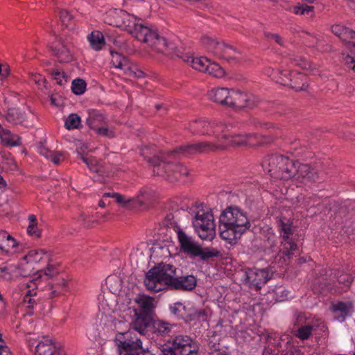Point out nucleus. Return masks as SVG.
Here are the masks:
<instances>
[{"label":"nucleus","instance_id":"obj_1","mask_svg":"<svg viewBox=\"0 0 355 355\" xmlns=\"http://www.w3.org/2000/svg\"><path fill=\"white\" fill-rule=\"evenodd\" d=\"M115 26L126 31L138 40L148 44L158 53H165L168 49L169 44L165 37L160 36L157 31L139 23V19L124 10L116 12Z\"/></svg>","mask_w":355,"mask_h":355},{"label":"nucleus","instance_id":"obj_2","mask_svg":"<svg viewBox=\"0 0 355 355\" xmlns=\"http://www.w3.org/2000/svg\"><path fill=\"white\" fill-rule=\"evenodd\" d=\"M251 224L245 212L240 208L229 207L220 214L219 233L220 238L229 243H235Z\"/></svg>","mask_w":355,"mask_h":355},{"label":"nucleus","instance_id":"obj_3","mask_svg":"<svg viewBox=\"0 0 355 355\" xmlns=\"http://www.w3.org/2000/svg\"><path fill=\"white\" fill-rule=\"evenodd\" d=\"M141 155L144 159L155 168L154 173L158 175L163 176L171 182H175L180 180L183 175H188V169L180 163L171 162V158L175 157L177 155H168V152L162 155L159 158L155 155H151L149 148H143L141 150Z\"/></svg>","mask_w":355,"mask_h":355},{"label":"nucleus","instance_id":"obj_4","mask_svg":"<svg viewBox=\"0 0 355 355\" xmlns=\"http://www.w3.org/2000/svg\"><path fill=\"white\" fill-rule=\"evenodd\" d=\"M176 277V268L169 263H160L146 273L144 280L148 290L155 293L172 286Z\"/></svg>","mask_w":355,"mask_h":355},{"label":"nucleus","instance_id":"obj_5","mask_svg":"<svg viewBox=\"0 0 355 355\" xmlns=\"http://www.w3.org/2000/svg\"><path fill=\"white\" fill-rule=\"evenodd\" d=\"M295 163L293 159L282 155L273 154L266 156L261 165L265 171L271 177L288 180L293 178L295 173Z\"/></svg>","mask_w":355,"mask_h":355},{"label":"nucleus","instance_id":"obj_6","mask_svg":"<svg viewBox=\"0 0 355 355\" xmlns=\"http://www.w3.org/2000/svg\"><path fill=\"white\" fill-rule=\"evenodd\" d=\"M200 42L214 56L231 64H239L242 60L241 52L235 47L216 37L203 35Z\"/></svg>","mask_w":355,"mask_h":355},{"label":"nucleus","instance_id":"obj_7","mask_svg":"<svg viewBox=\"0 0 355 355\" xmlns=\"http://www.w3.org/2000/svg\"><path fill=\"white\" fill-rule=\"evenodd\" d=\"M193 226L200 238L211 241L216 236V225L211 211L202 205L197 206L193 211Z\"/></svg>","mask_w":355,"mask_h":355},{"label":"nucleus","instance_id":"obj_8","mask_svg":"<svg viewBox=\"0 0 355 355\" xmlns=\"http://www.w3.org/2000/svg\"><path fill=\"white\" fill-rule=\"evenodd\" d=\"M278 227L282 241L276 259L279 263H286L292 258L293 252L297 250V244L290 238L293 234V223L290 219L280 218Z\"/></svg>","mask_w":355,"mask_h":355},{"label":"nucleus","instance_id":"obj_9","mask_svg":"<svg viewBox=\"0 0 355 355\" xmlns=\"http://www.w3.org/2000/svg\"><path fill=\"white\" fill-rule=\"evenodd\" d=\"M177 235L181 251L191 257H200L202 260H207L219 255V252L217 250H203L200 245L181 228H177Z\"/></svg>","mask_w":355,"mask_h":355},{"label":"nucleus","instance_id":"obj_10","mask_svg":"<svg viewBox=\"0 0 355 355\" xmlns=\"http://www.w3.org/2000/svg\"><path fill=\"white\" fill-rule=\"evenodd\" d=\"M170 345L162 349V355H197L198 347L187 335H178L169 341Z\"/></svg>","mask_w":355,"mask_h":355},{"label":"nucleus","instance_id":"obj_11","mask_svg":"<svg viewBox=\"0 0 355 355\" xmlns=\"http://www.w3.org/2000/svg\"><path fill=\"white\" fill-rule=\"evenodd\" d=\"M226 149V145L205 141L180 146L171 151H168V155L207 153L218 150H225Z\"/></svg>","mask_w":355,"mask_h":355},{"label":"nucleus","instance_id":"obj_12","mask_svg":"<svg viewBox=\"0 0 355 355\" xmlns=\"http://www.w3.org/2000/svg\"><path fill=\"white\" fill-rule=\"evenodd\" d=\"M221 139H231L229 146L233 147H241V146H254L258 144H262L264 143H271L273 139L271 137L259 135L257 134H238L227 135H224L221 137ZM227 148L228 145L225 144Z\"/></svg>","mask_w":355,"mask_h":355},{"label":"nucleus","instance_id":"obj_13","mask_svg":"<svg viewBox=\"0 0 355 355\" xmlns=\"http://www.w3.org/2000/svg\"><path fill=\"white\" fill-rule=\"evenodd\" d=\"M130 331H127L116 336L118 347L123 349V352H120L121 355H153L149 350L142 349L141 341L130 338Z\"/></svg>","mask_w":355,"mask_h":355},{"label":"nucleus","instance_id":"obj_14","mask_svg":"<svg viewBox=\"0 0 355 355\" xmlns=\"http://www.w3.org/2000/svg\"><path fill=\"white\" fill-rule=\"evenodd\" d=\"M270 278L266 269L250 268L245 271V284L256 291H260Z\"/></svg>","mask_w":355,"mask_h":355},{"label":"nucleus","instance_id":"obj_15","mask_svg":"<svg viewBox=\"0 0 355 355\" xmlns=\"http://www.w3.org/2000/svg\"><path fill=\"white\" fill-rule=\"evenodd\" d=\"M193 135H216V121L198 119L189 123L187 127Z\"/></svg>","mask_w":355,"mask_h":355},{"label":"nucleus","instance_id":"obj_16","mask_svg":"<svg viewBox=\"0 0 355 355\" xmlns=\"http://www.w3.org/2000/svg\"><path fill=\"white\" fill-rule=\"evenodd\" d=\"M295 171L292 178L299 182L306 184L319 179L317 171L309 164L295 162Z\"/></svg>","mask_w":355,"mask_h":355},{"label":"nucleus","instance_id":"obj_17","mask_svg":"<svg viewBox=\"0 0 355 355\" xmlns=\"http://www.w3.org/2000/svg\"><path fill=\"white\" fill-rule=\"evenodd\" d=\"M50 49L60 62H69L72 60L69 44L61 37L55 36L50 45Z\"/></svg>","mask_w":355,"mask_h":355},{"label":"nucleus","instance_id":"obj_18","mask_svg":"<svg viewBox=\"0 0 355 355\" xmlns=\"http://www.w3.org/2000/svg\"><path fill=\"white\" fill-rule=\"evenodd\" d=\"M254 97L248 93L231 89L228 107L242 109L254 105Z\"/></svg>","mask_w":355,"mask_h":355},{"label":"nucleus","instance_id":"obj_19","mask_svg":"<svg viewBox=\"0 0 355 355\" xmlns=\"http://www.w3.org/2000/svg\"><path fill=\"white\" fill-rule=\"evenodd\" d=\"M302 317L299 316L298 324L301 326L295 332V336L300 340H307L312 335V332L320 327L323 322L320 319L313 318L309 320L305 318L304 322H300Z\"/></svg>","mask_w":355,"mask_h":355},{"label":"nucleus","instance_id":"obj_20","mask_svg":"<svg viewBox=\"0 0 355 355\" xmlns=\"http://www.w3.org/2000/svg\"><path fill=\"white\" fill-rule=\"evenodd\" d=\"M155 315L153 312H135L131 325L133 329L140 334L153 327Z\"/></svg>","mask_w":355,"mask_h":355},{"label":"nucleus","instance_id":"obj_21","mask_svg":"<svg viewBox=\"0 0 355 355\" xmlns=\"http://www.w3.org/2000/svg\"><path fill=\"white\" fill-rule=\"evenodd\" d=\"M290 79L282 80V85L295 92L306 91L309 87L308 78L302 73L292 71Z\"/></svg>","mask_w":355,"mask_h":355},{"label":"nucleus","instance_id":"obj_22","mask_svg":"<svg viewBox=\"0 0 355 355\" xmlns=\"http://www.w3.org/2000/svg\"><path fill=\"white\" fill-rule=\"evenodd\" d=\"M59 349L54 339L44 336L39 341L35 349V355H53Z\"/></svg>","mask_w":355,"mask_h":355},{"label":"nucleus","instance_id":"obj_23","mask_svg":"<svg viewBox=\"0 0 355 355\" xmlns=\"http://www.w3.org/2000/svg\"><path fill=\"white\" fill-rule=\"evenodd\" d=\"M197 284L196 278L193 275H186L180 277H175L171 288L176 290L192 291Z\"/></svg>","mask_w":355,"mask_h":355},{"label":"nucleus","instance_id":"obj_24","mask_svg":"<svg viewBox=\"0 0 355 355\" xmlns=\"http://www.w3.org/2000/svg\"><path fill=\"white\" fill-rule=\"evenodd\" d=\"M28 275L29 274L24 272L21 268L17 266L10 265L0 267V278L6 281H11L18 277H27Z\"/></svg>","mask_w":355,"mask_h":355},{"label":"nucleus","instance_id":"obj_25","mask_svg":"<svg viewBox=\"0 0 355 355\" xmlns=\"http://www.w3.org/2000/svg\"><path fill=\"white\" fill-rule=\"evenodd\" d=\"M79 158L83 160L84 163L86 164L88 168L92 171L95 172L101 175H103L108 173V171L106 168V164L105 162L101 160H98L94 157H87L84 155L79 154Z\"/></svg>","mask_w":355,"mask_h":355},{"label":"nucleus","instance_id":"obj_26","mask_svg":"<svg viewBox=\"0 0 355 355\" xmlns=\"http://www.w3.org/2000/svg\"><path fill=\"white\" fill-rule=\"evenodd\" d=\"M231 89L215 88L209 93V98L215 103L228 107Z\"/></svg>","mask_w":355,"mask_h":355},{"label":"nucleus","instance_id":"obj_27","mask_svg":"<svg viewBox=\"0 0 355 355\" xmlns=\"http://www.w3.org/2000/svg\"><path fill=\"white\" fill-rule=\"evenodd\" d=\"M106 285L110 291L115 295H121L123 293V280L121 277L112 275L106 279Z\"/></svg>","mask_w":355,"mask_h":355},{"label":"nucleus","instance_id":"obj_28","mask_svg":"<svg viewBox=\"0 0 355 355\" xmlns=\"http://www.w3.org/2000/svg\"><path fill=\"white\" fill-rule=\"evenodd\" d=\"M112 60L111 62L115 68L119 69L125 72H130V60L122 54L118 52L111 51Z\"/></svg>","mask_w":355,"mask_h":355},{"label":"nucleus","instance_id":"obj_29","mask_svg":"<svg viewBox=\"0 0 355 355\" xmlns=\"http://www.w3.org/2000/svg\"><path fill=\"white\" fill-rule=\"evenodd\" d=\"M139 311H153L156 308V301L154 298L146 295H139L135 300Z\"/></svg>","mask_w":355,"mask_h":355},{"label":"nucleus","instance_id":"obj_30","mask_svg":"<svg viewBox=\"0 0 355 355\" xmlns=\"http://www.w3.org/2000/svg\"><path fill=\"white\" fill-rule=\"evenodd\" d=\"M26 118V114L19 108H9L6 115V120L13 124H21Z\"/></svg>","mask_w":355,"mask_h":355},{"label":"nucleus","instance_id":"obj_31","mask_svg":"<svg viewBox=\"0 0 355 355\" xmlns=\"http://www.w3.org/2000/svg\"><path fill=\"white\" fill-rule=\"evenodd\" d=\"M88 114L89 116L87 119V124L91 129L95 130L104 122L105 117L100 111L96 110H89Z\"/></svg>","mask_w":355,"mask_h":355},{"label":"nucleus","instance_id":"obj_32","mask_svg":"<svg viewBox=\"0 0 355 355\" xmlns=\"http://www.w3.org/2000/svg\"><path fill=\"white\" fill-rule=\"evenodd\" d=\"M17 245L16 240L6 231H0V249L9 252Z\"/></svg>","mask_w":355,"mask_h":355},{"label":"nucleus","instance_id":"obj_33","mask_svg":"<svg viewBox=\"0 0 355 355\" xmlns=\"http://www.w3.org/2000/svg\"><path fill=\"white\" fill-rule=\"evenodd\" d=\"M130 198L132 200L130 202L131 207H141L146 205L150 200V195L148 191L141 189L135 197Z\"/></svg>","mask_w":355,"mask_h":355},{"label":"nucleus","instance_id":"obj_34","mask_svg":"<svg viewBox=\"0 0 355 355\" xmlns=\"http://www.w3.org/2000/svg\"><path fill=\"white\" fill-rule=\"evenodd\" d=\"M26 286L28 288H32V290L29 289L27 291L26 295L24 297V300L21 302V309H34V304H36V302L35 300L33 297V291L34 288L37 286L36 282L35 281H31L30 283L27 284ZM35 294V293H34V295Z\"/></svg>","mask_w":355,"mask_h":355},{"label":"nucleus","instance_id":"obj_35","mask_svg":"<svg viewBox=\"0 0 355 355\" xmlns=\"http://www.w3.org/2000/svg\"><path fill=\"white\" fill-rule=\"evenodd\" d=\"M87 39L92 48L96 51L101 50L105 44L104 36L100 31H92L87 36Z\"/></svg>","mask_w":355,"mask_h":355},{"label":"nucleus","instance_id":"obj_36","mask_svg":"<svg viewBox=\"0 0 355 355\" xmlns=\"http://www.w3.org/2000/svg\"><path fill=\"white\" fill-rule=\"evenodd\" d=\"M312 289L315 293L324 294L326 292L332 291L333 286L329 283H327L324 277H320L314 281Z\"/></svg>","mask_w":355,"mask_h":355},{"label":"nucleus","instance_id":"obj_37","mask_svg":"<svg viewBox=\"0 0 355 355\" xmlns=\"http://www.w3.org/2000/svg\"><path fill=\"white\" fill-rule=\"evenodd\" d=\"M171 324L155 318L152 331L154 332H159L162 334H167L171 331Z\"/></svg>","mask_w":355,"mask_h":355},{"label":"nucleus","instance_id":"obj_38","mask_svg":"<svg viewBox=\"0 0 355 355\" xmlns=\"http://www.w3.org/2000/svg\"><path fill=\"white\" fill-rule=\"evenodd\" d=\"M209 60L204 57L191 58V66L196 70L207 72Z\"/></svg>","mask_w":355,"mask_h":355},{"label":"nucleus","instance_id":"obj_39","mask_svg":"<svg viewBox=\"0 0 355 355\" xmlns=\"http://www.w3.org/2000/svg\"><path fill=\"white\" fill-rule=\"evenodd\" d=\"M29 225L27 227V233L35 238H40L41 236L40 230L37 228V221L35 215L28 216Z\"/></svg>","mask_w":355,"mask_h":355},{"label":"nucleus","instance_id":"obj_40","mask_svg":"<svg viewBox=\"0 0 355 355\" xmlns=\"http://www.w3.org/2000/svg\"><path fill=\"white\" fill-rule=\"evenodd\" d=\"M2 141L5 145L9 146H19L21 144L20 137L17 135H11L8 131L2 137Z\"/></svg>","mask_w":355,"mask_h":355},{"label":"nucleus","instance_id":"obj_41","mask_svg":"<svg viewBox=\"0 0 355 355\" xmlns=\"http://www.w3.org/2000/svg\"><path fill=\"white\" fill-rule=\"evenodd\" d=\"M178 214V211H176L174 213H169L166 216L164 221V225L168 227L173 228L176 233L177 228H180L177 220Z\"/></svg>","mask_w":355,"mask_h":355},{"label":"nucleus","instance_id":"obj_42","mask_svg":"<svg viewBox=\"0 0 355 355\" xmlns=\"http://www.w3.org/2000/svg\"><path fill=\"white\" fill-rule=\"evenodd\" d=\"M60 19L67 28H73L74 26L73 16L67 10H60L59 12Z\"/></svg>","mask_w":355,"mask_h":355},{"label":"nucleus","instance_id":"obj_43","mask_svg":"<svg viewBox=\"0 0 355 355\" xmlns=\"http://www.w3.org/2000/svg\"><path fill=\"white\" fill-rule=\"evenodd\" d=\"M207 72L209 75L218 78H223L225 75L223 68L216 62L209 63Z\"/></svg>","mask_w":355,"mask_h":355},{"label":"nucleus","instance_id":"obj_44","mask_svg":"<svg viewBox=\"0 0 355 355\" xmlns=\"http://www.w3.org/2000/svg\"><path fill=\"white\" fill-rule=\"evenodd\" d=\"M80 117L76 114H71L65 120L64 125L67 129H76L80 125Z\"/></svg>","mask_w":355,"mask_h":355},{"label":"nucleus","instance_id":"obj_45","mask_svg":"<svg viewBox=\"0 0 355 355\" xmlns=\"http://www.w3.org/2000/svg\"><path fill=\"white\" fill-rule=\"evenodd\" d=\"M86 82L81 78H77L73 80L71 84V90L76 95L83 94L85 92Z\"/></svg>","mask_w":355,"mask_h":355},{"label":"nucleus","instance_id":"obj_46","mask_svg":"<svg viewBox=\"0 0 355 355\" xmlns=\"http://www.w3.org/2000/svg\"><path fill=\"white\" fill-rule=\"evenodd\" d=\"M348 49L350 51V55H347L345 58V63L355 72V42L349 43Z\"/></svg>","mask_w":355,"mask_h":355},{"label":"nucleus","instance_id":"obj_47","mask_svg":"<svg viewBox=\"0 0 355 355\" xmlns=\"http://www.w3.org/2000/svg\"><path fill=\"white\" fill-rule=\"evenodd\" d=\"M45 253L44 250H32L24 257V259H27V262L37 263L41 261Z\"/></svg>","mask_w":355,"mask_h":355},{"label":"nucleus","instance_id":"obj_48","mask_svg":"<svg viewBox=\"0 0 355 355\" xmlns=\"http://www.w3.org/2000/svg\"><path fill=\"white\" fill-rule=\"evenodd\" d=\"M334 277L336 278L339 284H343L345 288H349L353 280V277L351 275L340 272L339 270L335 273Z\"/></svg>","mask_w":355,"mask_h":355},{"label":"nucleus","instance_id":"obj_49","mask_svg":"<svg viewBox=\"0 0 355 355\" xmlns=\"http://www.w3.org/2000/svg\"><path fill=\"white\" fill-rule=\"evenodd\" d=\"M246 123L248 125H251L255 128H266L268 129L270 127V125L266 122H262L259 119L254 117V116H250L246 120Z\"/></svg>","mask_w":355,"mask_h":355},{"label":"nucleus","instance_id":"obj_50","mask_svg":"<svg viewBox=\"0 0 355 355\" xmlns=\"http://www.w3.org/2000/svg\"><path fill=\"white\" fill-rule=\"evenodd\" d=\"M291 61L296 66L302 69H306L310 67V63L305 58L302 56L293 55L290 58Z\"/></svg>","mask_w":355,"mask_h":355},{"label":"nucleus","instance_id":"obj_51","mask_svg":"<svg viewBox=\"0 0 355 355\" xmlns=\"http://www.w3.org/2000/svg\"><path fill=\"white\" fill-rule=\"evenodd\" d=\"M116 300L105 298L104 296L100 300L98 309L99 311H107L113 309V306L115 304Z\"/></svg>","mask_w":355,"mask_h":355},{"label":"nucleus","instance_id":"obj_52","mask_svg":"<svg viewBox=\"0 0 355 355\" xmlns=\"http://www.w3.org/2000/svg\"><path fill=\"white\" fill-rule=\"evenodd\" d=\"M331 308L332 311H349L354 308L353 304L351 302H339L337 304H331Z\"/></svg>","mask_w":355,"mask_h":355},{"label":"nucleus","instance_id":"obj_53","mask_svg":"<svg viewBox=\"0 0 355 355\" xmlns=\"http://www.w3.org/2000/svg\"><path fill=\"white\" fill-rule=\"evenodd\" d=\"M112 198L115 199V201L121 205L122 207H130V202L132 200L130 198H125L118 193H112Z\"/></svg>","mask_w":355,"mask_h":355},{"label":"nucleus","instance_id":"obj_54","mask_svg":"<svg viewBox=\"0 0 355 355\" xmlns=\"http://www.w3.org/2000/svg\"><path fill=\"white\" fill-rule=\"evenodd\" d=\"M292 71H287V70H280L275 73V75L274 76V79L277 83H279L282 85V80H286L290 79L291 75H292Z\"/></svg>","mask_w":355,"mask_h":355},{"label":"nucleus","instance_id":"obj_55","mask_svg":"<svg viewBox=\"0 0 355 355\" xmlns=\"http://www.w3.org/2000/svg\"><path fill=\"white\" fill-rule=\"evenodd\" d=\"M341 40L345 42L346 46L348 49L349 43L355 42V31L347 28L346 31H345V35H343Z\"/></svg>","mask_w":355,"mask_h":355},{"label":"nucleus","instance_id":"obj_56","mask_svg":"<svg viewBox=\"0 0 355 355\" xmlns=\"http://www.w3.org/2000/svg\"><path fill=\"white\" fill-rule=\"evenodd\" d=\"M51 74L53 76V78L56 80V83L60 85H64L67 81V77L64 72L53 70L51 72Z\"/></svg>","mask_w":355,"mask_h":355},{"label":"nucleus","instance_id":"obj_57","mask_svg":"<svg viewBox=\"0 0 355 355\" xmlns=\"http://www.w3.org/2000/svg\"><path fill=\"white\" fill-rule=\"evenodd\" d=\"M234 125L231 123H225L216 121V133L219 132L230 131L233 128Z\"/></svg>","mask_w":355,"mask_h":355},{"label":"nucleus","instance_id":"obj_58","mask_svg":"<svg viewBox=\"0 0 355 355\" xmlns=\"http://www.w3.org/2000/svg\"><path fill=\"white\" fill-rule=\"evenodd\" d=\"M264 35L268 40H273L280 46L284 45V40L279 34L265 32Z\"/></svg>","mask_w":355,"mask_h":355},{"label":"nucleus","instance_id":"obj_59","mask_svg":"<svg viewBox=\"0 0 355 355\" xmlns=\"http://www.w3.org/2000/svg\"><path fill=\"white\" fill-rule=\"evenodd\" d=\"M77 220L80 222L84 227L89 228L92 226V224L95 223V221H92L89 220V217L85 214L84 213H81L79 214Z\"/></svg>","mask_w":355,"mask_h":355},{"label":"nucleus","instance_id":"obj_60","mask_svg":"<svg viewBox=\"0 0 355 355\" xmlns=\"http://www.w3.org/2000/svg\"><path fill=\"white\" fill-rule=\"evenodd\" d=\"M347 28V27L341 24H335L332 26L331 31L341 40L343 35H345V31H346Z\"/></svg>","mask_w":355,"mask_h":355},{"label":"nucleus","instance_id":"obj_61","mask_svg":"<svg viewBox=\"0 0 355 355\" xmlns=\"http://www.w3.org/2000/svg\"><path fill=\"white\" fill-rule=\"evenodd\" d=\"M313 6L308 5H301L294 7V12L297 15H304L309 12H312Z\"/></svg>","mask_w":355,"mask_h":355},{"label":"nucleus","instance_id":"obj_62","mask_svg":"<svg viewBox=\"0 0 355 355\" xmlns=\"http://www.w3.org/2000/svg\"><path fill=\"white\" fill-rule=\"evenodd\" d=\"M130 72H125V74L135 77V78H143L144 76V73L138 69L136 66L133 65L132 63L130 64Z\"/></svg>","mask_w":355,"mask_h":355},{"label":"nucleus","instance_id":"obj_63","mask_svg":"<svg viewBox=\"0 0 355 355\" xmlns=\"http://www.w3.org/2000/svg\"><path fill=\"white\" fill-rule=\"evenodd\" d=\"M58 273V268L53 265H48L44 269V275L50 278L55 277Z\"/></svg>","mask_w":355,"mask_h":355},{"label":"nucleus","instance_id":"obj_64","mask_svg":"<svg viewBox=\"0 0 355 355\" xmlns=\"http://www.w3.org/2000/svg\"><path fill=\"white\" fill-rule=\"evenodd\" d=\"M97 134L102 135V136H106L108 137H114V132L111 130H110L106 127L100 126L98 128L95 130Z\"/></svg>","mask_w":355,"mask_h":355}]
</instances>
